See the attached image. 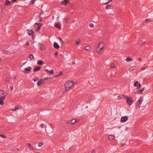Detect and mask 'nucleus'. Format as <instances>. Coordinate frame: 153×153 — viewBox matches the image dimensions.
<instances>
[{"label":"nucleus","mask_w":153,"mask_h":153,"mask_svg":"<svg viewBox=\"0 0 153 153\" xmlns=\"http://www.w3.org/2000/svg\"><path fill=\"white\" fill-rule=\"evenodd\" d=\"M45 48L44 46L43 45H41L40 46V49L41 50H43V49H44Z\"/></svg>","instance_id":"38"},{"label":"nucleus","mask_w":153,"mask_h":153,"mask_svg":"<svg viewBox=\"0 0 153 153\" xmlns=\"http://www.w3.org/2000/svg\"><path fill=\"white\" fill-rule=\"evenodd\" d=\"M59 39L60 41V42L63 45L64 44V42L63 41V40L60 37L59 38Z\"/></svg>","instance_id":"32"},{"label":"nucleus","mask_w":153,"mask_h":153,"mask_svg":"<svg viewBox=\"0 0 153 153\" xmlns=\"http://www.w3.org/2000/svg\"><path fill=\"white\" fill-rule=\"evenodd\" d=\"M40 127L41 128H43L44 127V125L43 124H42L40 125Z\"/></svg>","instance_id":"42"},{"label":"nucleus","mask_w":153,"mask_h":153,"mask_svg":"<svg viewBox=\"0 0 153 153\" xmlns=\"http://www.w3.org/2000/svg\"><path fill=\"white\" fill-rule=\"evenodd\" d=\"M27 30L28 31V35H33L34 34V32L33 30Z\"/></svg>","instance_id":"15"},{"label":"nucleus","mask_w":153,"mask_h":153,"mask_svg":"<svg viewBox=\"0 0 153 153\" xmlns=\"http://www.w3.org/2000/svg\"><path fill=\"white\" fill-rule=\"evenodd\" d=\"M5 91L3 90H0V96H1V95H3L4 94Z\"/></svg>","instance_id":"28"},{"label":"nucleus","mask_w":153,"mask_h":153,"mask_svg":"<svg viewBox=\"0 0 153 153\" xmlns=\"http://www.w3.org/2000/svg\"><path fill=\"white\" fill-rule=\"evenodd\" d=\"M45 71L47 72H48V70L47 69H45Z\"/></svg>","instance_id":"54"},{"label":"nucleus","mask_w":153,"mask_h":153,"mask_svg":"<svg viewBox=\"0 0 153 153\" xmlns=\"http://www.w3.org/2000/svg\"><path fill=\"white\" fill-rule=\"evenodd\" d=\"M89 26L91 27H93L94 26V25L92 23H90Z\"/></svg>","instance_id":"37"},{"label":"nucleus","mask_w":153,"mask_h":153,"mask_svg":"<svg viewBox=\"0 0 153 153\" xmlns=\"http://www.w3.org/2000/svg\"><path fill=\"white\" fill-rule=\"evenodd\" d=\"M5 96H3L0 98V105H2L4 104L3 101L5 100Z\"/></svg>","instance_id":"4"},{"label":"nucleus","mask_w":153,"mask_h":153,"mask_svg":"<svg viewBox=\"0 0 153 153\" xmlns=\"http://www.w3.org/2000/svg\"><path fill=\"white\" fill-rule=\"evenodd\" d=\"M142 101L141 100V99H140L139 100L137 101V106L138 107H139L140 106Z\"/></svg>","instance_id":"21"},{"label":"nucleus","mask_w":153,"mask_h":153,"mask_svg":"<svg viewBox=\"0 0 153 153\" xmlns=\"http://www.w3.org/2000/svg\"><path fill=\"white\" fill-rule=\"evenodd\" d=\"M36 0H31V3L32 4H34Z\"/></svg>","instance_id":"43"},{"label":"nucleus","mask_w":153,"mask_h":153,"mask_svg":"<svg viewBox=\"0 0 153 153\" xmlns=\"http://www.w3.org/2000/svg\"><path fill=\"white\" fill-rule=\"evenodd\" d=\"M111 67L112 68H114L115 67V65H111Z\"/></svg>","instance_id":"50"},{"label":"nucleus","mask_w":153,"mask_h":153,"mask_svg":"<svg viewBox=\"0 0 153 153\" xmlns=\"http://www.w3.org/2000/svg\"><path fill=\"white\" fill-rule=\"evenodd\" d=\"M41 24L42 23H37V22H36L35 23V24H36V25H41Z\"/></svg>","instance_id":"48"},{"label":"nucleus","mask_w":153,"mask_h":153,"mask_svg":"<svg viewBox=\"0 0 153 153\" xmlns=\"http://www.w3.org/2000/svg\"><path fill=\"white\" fill-rule=\"evenodd\" d=\"M128 119V117L127 116H123L121 118V121L122 122H125Z\"/></svg>","instance_id":"3"},{"label":"nucleus","mask_w":153,"mask_h":153,"mask_svg":"<svg viewBox=\"0 0 153 153\" xmlns=\"http://www.w3.org/2000/svg\"><path fill=\"white\" fill-rule=\"evenodd\" d=\"M146 23H147L148 21L149 22H153V21L151 19H146L145 20Z\"/></svg>","instance_id":"34"},{"label":"nucleus","mask_w":153,"mask_h":153,"mask_svg":"<svg viewBox=\"0 0 153 153\" xmlns=\"http://www.w3.org/2000/svg\"><path fill=\"white\" fill-rule=\"evenodd\" d=\"M29 42H26V43L25 44V45H26V46H28L29 45Z\"/></svg>","instance_id":"47"},{"label":"nucleus","mask_w":153,"mask_h":153,"mask_svg":"<svg viewBox=\"0 0 153 153\" xmlns=\"http://www.w3.org/2000/svg\"><path fill=\"white\" fill-rule=\"evenodd\" d=\"M53 47L56 49H58L59 48V46L56 42H54L53 45Z\"/></svg>","instance_id":"8"},{"label":"nucleus","mask_w":153,"mask_h":153,"mask_svg":"<svg viewBox=\"0 0 153 153\" xmlns=\"http://www.w3.org/2000/svg\"><path fill=\"white\" fill-rule=\"evenodd\" d=\"M145 89V88H143L142 89L137 91L134 93L135 94H141L144 91Z\"/></svg>","instance_id":"5"},{"label":"nucleus","mask_w":153,"mask_h":153,"mask_svg":"<svg viewBox=\"0 0 153 153\" xmlns=\"http://www.w3.org/2000/svg\"><path fill=\"white\" fill-rule=\"evenodd\" d=\"M20 108H21V106L19 105H17L15 106V108L13 109H11V110H12L13 111H16L17 109H19Z\"/></svg>","instance_id":"7"},{"label":"nucleus","mask_w":153,"mask_h":153,"mask_svg":"<svg viewBox=\"0 0 153 153\" xmlns=\"http://www.w3.org/2000/svg\"><path fill=\"white\" fill-rule=\"evenodd\" d=\"M109 0V1H112V0Z\"/></svg>","instance_id":"60"},{"label":"nucleus","mask_w":153,"mask_h":153,"mask_svg":"<svg viewBox=\"0 0 153 153\" xmlns=\"http://www.w3.org/2000/svg\"><path fill=\"white\" fill-rule=\"evenodd\" d=\"M111 7V5L108 4V5H107L106 6L105 8L106 9H109Z\"/></svg>","instance_id":"35"},{"label":"nucleus","mask_w":153,"mask_h":153,"mask_svg":"<svg viewBox=\"0 0 153 153\" xmlns=\"http://www.w3.org/2000/svg\"><path fill=\"white\" fill-rule=\"evenodd\" d=\"M29 57L31 60L33 59H34L33 55L32 54H29Z\"/></svg>","instance_id":"23"},{"label":"nucleus","mask_w":153,"mask_h":153,"mask_svg":"<svg viewBox=\"0 0 153 153\" xmlns=\"http://www.w3.org/2000/svg\"><path fill=\"white\" fill-rule=\"evenodd\" d=\"M76 122V120L75 119H74L71 120V123L72 125H74Z\"/></svg>","instance_id":"24"},{"label":"nucleus","mask_w":153,"mask_h":153,"mask_svg":"<svg viewBox=\"0 0 153 153\" xmlns=\"http://www.w3.org/2000/svg\"><path fill=\"white\" fill-rule=\"evenodd\" d=\"M43 144V143H41V142H40L38 143V145L39 146H42Z\"/></svg>","instance_id":"41"},{"label":"nucleus","mask_w":153,"mask_h":153,"mask_svg":"<svg viewBox=\"0 0 153 153\" xmlns=\"http://www.w3.org/2000/svg\"><path fill=\"white\" fill-rule=\"evenodd\" d=\"M0 136L2 137H3L4 138H5L6 137L5 135L3 134L0 135Z\"/></svg>","instance_id":"44"},{"label":"nucleus","mask_w":153,"mask_h":153,"mask_svg":"<svg viewBox=\"0 0 153 153\" xmlns=\"http://www.w3.org/2000/svg\"><path fill=\"white\" fill-rule=\"evenodd\" d=\"M10 80V78L9 77H7L6 78L5 81L6 82H9Z\"/></svg>","instance_id":"27"},{"label":"nucleus","mask_w":153,"mask_h":153,"mask_svg":"<svg viewBox=\"0 0 153 153\" xmlns=\"http://www.w3.org/2000/svg\"><path fill=\"white\" fill-rule=\"evenodd\" d=\"M42 25L43 24L42 23L41 25H38L36 29V30L38 32L41 29V27Z\"/></svg>","instance_id":"11"},{"label":"nucleus","mask_w":153,"mask_h":153,"mask_svg":"<svg viewBox=\"0 0 153 153\" xmlns=\"http://www.w3.org/2000/svg\"><path fill=\"white\" fill-rule=\"evenodd\" d=\"M126 61L128 62L132 61V59L130 58H127L126 59Z\"/></svg>","instance_id":"29"},{"label":"nucleus","mask_w":153,"mask_h":153,"mask_svg":"<svg viewBox=\"0 0 153 153\" xmlns=\"http://www.w3.org/2000/svg\"><path fill=\"white\" fill-rule=\"evenodd\" d=\"M84 49L87 51H90L91 50V48L89 46H87L84 47Z\"/></svg>","instance_id":"17"},{"label":"nucleus","mask_w":153,"mask_h":153,"mask_svg":"<svg viewBox=\"0 0 153 153\" xmlns=\"http://www.w3.org/2000/svg\"><path fill=\"white\" fill-rule=\"evenodd\" d=\"M1 60V59H0V60Z\"/></svg>","instance_id":"63"},{"label":"nucleus","mask_w":153,"mask_h":153,"mask_svg":"<svg viewBox=\"0 0 153 153\" xmlns=\"http://www.w3.org/2000/svg\"><path fill=\"white\" fill-rule=\"evenodd\" d=\"M90 100H91V99H88V101H90Z\"/></svg>","instance_id":"59"},{"label":"nucleus","mask_w":153,"mask_h":153,"mask_svg":"<svg viewBox=\"0 0 153 153\" xmlns=\"http://www.w3.org/2000/svg\"><path fill=\"white\" fill-rule=\"evenodd\" d=\"M74 85V83L70 81L67 82L64 85L65 90L67 91L71 89Z\"/></svg>","instance_id":"1"},{"label":"nucleus","mask_w":153,"mask_h":153,"mask_svg":"<svg viewBox=\"0 0 153 153\" xmlns=\"http://www.w3.org/2000/svg\"><path fill=\"white\" fill-rule=\"evenodd\" d=\"M103 44V43L102 42H100L99 45L97 47L100 48L101 49H102L103 48V47L102 46V45Z\"/></svg>","instance_id":"13"},{"label":"nucleus","mask_w":153,"mask_h":153,"mask_svg":"<svg viewBox=\"0 0 153 153\" xmlns=\"http://www.w3.org/2000/svg\"><path fill=\"white\" fill-rule=\"evenodd\" d=\"M39 19H40V22H41L42 19V18H41L40 17H39Z\"/></svg>","instance_id":"53"},{"label":"nucleus","mask_w":153,"mask_h":153,"mask_svg":"<svg viewBox=\"0 0 153 153\" xmlns=\"http://www.w3.org/2000/svg\"><path fill=\"white\" fill-rule=\"evenodd\" d=\"M58 54V53L57 52H56L55 53V55L56 56Z\"/></svg>","instance_id":"51"},{"label":"nucleus","mask_w":153,"mask_h":153,"mask_svg":"<svg viewBox=\"0 0 153 153\" xmlns=\"http://www.w3.org/2000/svg\"><path fill=\"white\" fill-rule=\"evenodd\" d=\"M54 26L58 28L59 30H61V26L59 24H55Z\"/></svg>","instance_id":"18"},{"label":"nucleus","mask_w":153,"mask_h":153,"mask_svg":"<svg viewBox=\"0 0 153 153\" xmlns=\"http://www.w3.org/2000/svg\"><path fill=\"white\" fill-rule=\"evenodd\" d=\"M102 50V49H101L100 48H99L98 47L96 48V52L99 54H101V53L100 52Z\"/></svg>","instance_id":"14"},{"label":"nucleus","mask_w":153,"mask_h":153,"mask_svg":"<svg viewBox=\"0 0 153 153\" xmlns=\"http://www.w3.org/2000/svg\"><path fill=\"white\" fill-rule=\"evenodd\" d=\"M69 3V0H64V1L62 2L61 4H64L65 5L67 3Z\"/></svg>","instance_id":"10"},{"label":"nucleus","mask_w":153,"mask_h":153,"mask_svg":"<svg viewBox=\"0 0 153 153\" xmlns=\"http://www.w3.org/2000/svg\"><path fill=\"white\" fill-rule=\"evenodd\" d=\"M10 88L11 89H13V85H10Z\"/></svg>","instance_id":"46"},{"label":"nucleus","mask_w":153,"mask_h":153,"mask_svg":"<svg viewBox=\"0 0 153 153\" xmlns=\"http://www.w3.org/2000/svg\"><path fill=\"white\" fill-rule=\"evenodd\" d=\"M109 2V1H108V2L105 3V4H108V3Z\"/></svg>","instance_id":"55"},{"label":"nucleus","mask_w":153,"mask_h":153,"mask_svg":"<svg viewBox=\"0 0 153 153\" xmlns=\"http://www.w3.org/2000/svg\"><path fill=\"white\" fill-rule=\"evenodd\" d=\"M50 125L51 126H53V124H50Z\"/></svg>","instance_id":"58"},{"label":"nucleus","mask_w":153,"mask_h":153,"mask_svg":"<svg viewBox=\"0 0 153 153\" xmlns=\"http://www.w3.org/2000/svg\"><path fill=\"white\" fill-rule=\"evenodd\" d=\"M108 138L109 140H112L114 139L115 137L114 135H110L109 136Z\"/></svg>","instance_id":"22"},{"label":"nucleus","mask_w":153,"mask_h":153,"mask_svg":"<svg viewBox=\"0 0 153 153\" xmlns=\"http://www.w3.org/2000/svg\"><path fill=\"white\" fill-rule=\"evenodd\" d=\"M138 43L140 45H143L145 43V42L142 40H140L139 41Z\"/></svg>","instance_id":"25"},{"label":"nucleus","mask_w":153,"mask_h":153,"mask_svg":"<svg viewBox=\"0 0 153 153\" xmlns=\"http://www.w3.org/2000/svg\"><path fill=\"white\" fill-rule=\"evenodd\" d=\"M139 84V82L138 81L135 82L134 85V87H137V85Z\"/></svg>","instance_id":"33"},{"label":"nucleus","mask_w":153,"mask_h":153,"mask_svg":"<svg viewBox=\"0 0 153 153\" xmlns=\"http://www.w3.org/2000/svg\"><path fill=\"white\" fill-rule=\"evenodd\" d=\"M62 74V72L61 71H60L59 72V74H58L56 75L54 77H58L59 76H60Z\"/></svg>","instance_id":"26"},{"label":"nucleus","mask_w":153,"mask_h":153,"mask_svg":"<svg viewBox=\"0 0 153 153\" xmlns=\"http://www.w3.org/2000/svg\"><path fill=\"white\" fill-rule=\"evenodd\" d=\"M122 96L123 97L126 98V101L128 105H132L133 102V100L131 97H128V96H126L125 94L122 95Z\"/></svg>","instance_id":"2"},{"label":"nucleus","mask_w":153,"mask_h":153,"mask_svg":"<svg viewBox=\"0 0 153 153\" xmlns=\"http://www.w3.org/2000/svg\"><path fill=\"white\" fill-rule=\"evenodd\" d=\"M75 64V62H74L73 63V64Z\"/></svg>","instance_id":"62"},{"label":"nucleus","mask_w":153,"mask_h":153,"mask_svg":"<svg viewBox=\"0 0 153 153\" xmlns=\"http://www.w3.org/2000/svg\"><path fill=\"white\" fill-rule=\"evenodd\" d=\"M46 79L47 78H45L44 79H39L37 82V85L39 86H40L41 84L42 83L43 80Z\"/></svg>","instance_id":"9"},{"label":"nucleus","mask_w":153,"mask_h":153,"mask_svg":"<svg viewBox=\"0 0 153 153\" xmlns=\"http://www.w3.org/2000/svg\"><path fill=\"white\" fill-rule=\"evenodd\" d=\"M134 69V67H131L129 68V70L131 71H132Z\"/></svg>","instance_id":"39"},{"label":"nucleus","mask_w":153,"mask_h":153,"mask_svg":"<svg viewBox=\"0 0 153 153\" xmlns=\"http://www.w3.org/2000/svg\"><path fill=\"white\" fill-rule=\"evenodd\" d=\"M27 144L29 146V147L33 151H34L35 150L34 146L31 145L30 143H27Z\"/></svg>","instance_id":"6"},{"label":"nucleus","mask_w":153,"mask_h":153,"mask_svg":"<svg viewBox=\"0 0 153 153\" xmlns=\"http://www.w3.org/2000/svg\"><path fill=\"white\" fill-rule=\"evenodd\" d=\"M37 64L39 65H42L44 64V62L42 60H39L37 62Z\"/></svg>","instance_id":"19"},{"label":"nucleus","mask_w":153,"mask_h":153,"mask_svg":"<svg viewBox=\"0 0 153 153\" xmlns=\"http://www.w3.org/2000/svg\"><path fill=\"white\" fill-rule=\"evenodd\" d=\"M70 19L68 18H66L65 19V22H68L70 21Z\"/></svg>","instance_id":"40"},{"label":"nucleus","mask_w":153,"mask_h":153,"mask_svg":"<svg viewBox=\"0 0 153 153\" xmlns=\"http://www.w3.org/2000/svg\"><path fill=\"white\" fill-rule=\"evenodd\" d=\"M118 97H119V99H122V97H121L120 96H119Z\"/></svg>","instance_id":"57"},{"label":"nucleus","mask_w":153,"mask_h":153,"mask_svg":"<svg viewBox=\"0 0 153 153\" xmlns=\"http://www.w3.org/2000/svg\"><path fill=\"white\" fill-rule=\"evenodd\" d=\"M138 85H137V88L139 89L141 87V85L140 83H139Z\"/></svg>","instance_id":"36"},{"label":"nucleus","mask_w":153,"mask_h":153,"mask_svg":"<svg viewBox=\"0 0 153 153\" xmlns=\"http://www.w3.org/2000/svg\"><path fill=\"white\" fill-rule=\"evenodd\" d=\"M17 0H12L11 1H16Z\"/></svg>","instance_id":"56"},{"label":"nucleus","mask_w":153,"mask_h":153,"mask_svg":"<svg viewBox=\"0 0 153 153\" xmlns=\"http://www.w3.org/2000/svg\"><path fill=\"white\" fill-rule=\"evenodd\" d=\"M45 131H46V132L47 133H48V132L46 130H45Z\"/></svg>","instance_id":"61"},{"label":"nucleus","mask_w":153,"mask_h":153,"mask_svg":"<svg viewBox=\"0 0 153 153\" xmlns=\"http://www.w3.org/2000/svg\"><path fill=\"white\" fill-rule=\"evenodd\" d=\"M41 68V67L39 66H37L36 67H34L33 68V71L34 72H36L38 70H39Z\"/></svg>","instance_id":"16"},{"label":"nucleus","mask_w":153,"mask_h":153,"mask_svg":"<svg viewBox=\"0 0 153 153\" xmlns=\"http://www.w3.org/2000/svg\"><path fill=\"white\" fill-rule=\"evenodd\" d=\"M11 4V2L8 0H6L5 4L7 6Z\"/></svg>","instance_id":"20"},{"label":"nucleus","mask_w":153,"mask_h":153,"mask_svg":"<svg viewBox=\"0 0 153 153\" xmlns=\"http://www.w3.org/2000/svg\"><path fill=\"white\" fill-rule=\"evenodd\" d=\"M146 68V67H143L141 68V69L142 70H145Z\"/></svg>","instance_id":"49"},{"label":"nucleus","mask_w":153,"mask_h":153,"mask_svg":"<svg viewBox=\"0 0 153 153\" xmlns=\"http://www.w3.org/2000/svg\"><path fill=\"white\" fill-rule=\"evenodd\" d=\"M25 73H28V71L30 72L31 70V68L30 67H29L28 68H25Z\"/></svg>","instance_id":"12"},{"label":"nucleus","mask_w":153,"mask_h":153,"mask_svg":"<svg viewBox=\"0 0 153 153\" xmlns=\"http://www.w3.org/2000/svg\"><path fill=\"white\" fill-rule=\"evenodd\" d=\"M38 80V78H34L33 79V80L34 82H36Z\"/></svg>","instance_id":"45"},{"label":"nucleus","mask_w":153,"mask_h":153,"mask_svg":"<svg viewBox=\"0 0 153 153\" xmlns=\"http://www.w3.org/2000/svg\"><path fill=\"white\" fill-rule=\"evenodd\" d=\"M80 39H78L76 40V44L77 45H79L80 44Z\"/></svg>","instance_id":"31"},{"label":"nucleus","mask_w":153,"mask_h":153,"mask_svg":"<svg viewBox=\"0 0 153 153\" xmlns=\"http://www.w3.org/2000/svg\"><path fill=\"white\" fill-rule=\"evenodd\" d=\"M48 73L49 74H53L54 73V71H53L52 69H51V70H50V71L48 70Z\"/></svg>","instance_id":"30"},{"label":"nucleus","mask_w":153,"mask_h":153,"mask_svg":"<svg viewBox=\"0 0 153 153\" xmlns=\"http://www.w3.org/2000/svg\"><path fill=\"white\" fill-rule=\"evenodd\" d=\"M92 153H95V151L94 150H93L91 152Z\"/></svg>","instance_id":"52"}]
</instances>
